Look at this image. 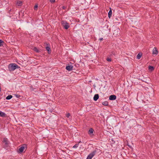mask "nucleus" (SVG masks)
<instances>
[{"mask_svg":"<svg viewBox=\"0 0 159 159\" xmlns=\"http://www.w3.org/2000/svg\"><path fill=\"white\" fill-rule=\"evenodd\" d=\"M107 61H111V58H107Z\"/></svg>","mask_w":159,"mask_h":159,"instance_id":"24","label":"nucleus"},{"mask_svg":"<svg viewBox=\"0 0 159 159\" xmlns=\"http://www.w3.org/2000/svg\"><path fill=\"white\" fill-rule=\"evenodd\" d=\"M158 53V51L156 48H154L152 50V54L156 56Z\"/></svg>","mask_w":159,"mask_h":159,"instance_id":"5","label":"nucleus"},{"mask_svg":"<svg viewBox=\"0 0 159 159\" xmlns=\"http://www.w3.org/2000/svg\"><path fill=\"white\" fill-rule=\"evenodd\" d=\"M148 69L152 71L154 70V67L152 66H149L148 67Z\"/></svg>","mask_w":159,"mask_h":159,"instance_id":"16","label":"nucleus"},{"mask_svg":"<svg viewBox=\"0 0 159 159\" xmlns=\"http://www.w3.org/2000/svg\"><path fill=\"white\" fill-rule=\"evenodd\" d=\"M25 149V147L24 146H22L19 149V150L18 151V152L19 153L22 152Z\"/></svg>","mask_w":159,"mask_h":159,"instance_id":"8","label":"nucleus"},{"mask_svg":"<svg viewBox=\"0 0 159 159\" xmlns=\"http://www.w3.org/2000/svg\"><path fill=\"white\" fill-rule=\"evenodd\" d=\"M116 96L115 95H111L109 97V99L110 100H114L116 98Z\"/></svg>","mask_w":159,"mask_h":159,"instance_id":"9","label":"nucleus"},{"mask_svg":"<svg viewBox=\"0 0 159 159\" xmlns=\"http://www.w3.org/2000/svg\"><path fill=\"white\" fill-rule=\"evenodd\" d=\"M12 97V96L11 95H9L6 98V99L9 100L11 99Z\"/></svg>","mask_w":159,"mask_h":159,"instance_id":"17","label":"nucleus"},{"mask_svg":"<svg viewBox=\"0 0 159 159\" xmlns=\"http://www.w3.org/2000/svg\"><path fill=\"white\" fill-rule=\"evenodd\" d=\"M142 56V53H139L137 56V58L138 59H140Z\"/></svg>","mask_w":159,"mask_h":159,"instance_id":"14","label":"nucleus"},{"mask_svg":"<svg viewBox=\"0 0 159 159\" xmlns=\"http://www.w3.org/2000/svg\"><path fill=\"white\" fill-rule=\"evenodd\" d=\"M93 129L92 128H90L88 134L91 136H92L93 135Z\"/></svg>","mask_w":159,"mask_h":159,"instance_id":"6","label":"nucleus"},{"mask_svg":"<svg viewBox=\"0 0 159 159\" xmlns=\"http://www.w3.org/2000/svg\"><path fill=\"white\" fill-rule=\"evenodd\" d=\"M16 5L18 6H21L22 5V2L20 1H17Z\"/></svg>","mask_w":159,"mask_h":159,"instance_id":"13","label":"nucleus"},{"mask_svg":"<svg viewBox=\"0 0 159 159\" xmlns=\"http://www.w3.org/2000/svg\"><path fill=\"white\" fill-rule=\"evenodd\" d=\"M61 24L63 27L66 29H67L69 27L68 24L66 21H62Z\"/></svg>","mask_w":159,"mask_h":159,"instance_id":"2","label":"nucleus"},{"mask_svg":"<svg viewBox=\"0 0 159 159\" xmlns=\"http://www.w3.org/2000/svg\"><path fill=\"white\" fill-rule=\"evenodd\" d=\"M34 50L37 52H39V50L36 48H34Z\"/></svg>","mask_w":159,"mask_h":159,"instance_id":"19","label":"nucleus"},{"mask_svg":"<svg viewBox=\"0 0 159 159\" xmlns=\"http://www.w3.org/2000/svg\"><path fill=\"white\" fill-rule=\"evenodd\" d=\"M14 95L17 98H19L20 97V96L18 94H15Z\"/></svg>","mask_w":159,"mask_h":159,"instance_id":"22","label":"nucleus"},{"mask_svg":"<svg viewBox=\"0 0 159 159\" xmlns=\"http://www.w3.org/2000/svg\"><path fill=\"white\" fill-rule=\"evenodd\" d=\"M78 144H75V145L73 147V148H77L78 147Z\"/></svg>","mask_w":159,"mask_h":159,"instance_id":"23","label":"nucleus"},{"mask_svg":"<svg viewBox=\"0 0 159 159\" xmlns=\"http://www.w3.org/2000/svg\"><path fill=\"white\" fill-rule=\"evenodd\" d=\"M73 66L72 65L68 66L66 67V69L70 71L72 70Z\"/></svg>","mask_w":159,"mask_h":159,"instance_id":"7","label":"nucleus"},{"mask_svg":"<svg viewBox=\"0 0 159 159\" xmlns=\"http://www.w3.org/2000/svg\"><path fill=\"white\" fill-rule=\"evenodd\" d=\"M108 17L109 18H110V17H111L112 15V11L111 9L109 11L108 13Z\"/></svg>","mask_w":159,"mask_h":159,"instance_id":"15","label":"nucleus"},{"mask_svg":"<svg viewBox=\"0 0 159 159\" xmlns=\"http://www.w3.org/2000/svg\"><path fill=\"white\" fill-rule=\"evenodd\" d=\"M3 42L2 40L0 39V46L2 45V43Z\"/></svg>","mask_w":159,"mask_h":159,"instance_id":"21","label":"nucleus"},{"mask_svg":"<svg viewBox=\"0 0 159 159\" xmlns=\"http://www.w3.org/2000/svg\"><path fill=\"white\" fill-rule=\"evenodd\" d=\"M99 40H100V41H102L103 40V38H100L99 39Z\"/></svg>","mask_w":159,"mask_h":159,"instance_id":"27","label":"nucleus"},{"mask_svg":"<svg viewBox=\"0 0 159 159\" xmlns=\"http://www.w3.org/2000/svg\"><path fill=\"white\" fill-rule=\"evenodd\" d=\"M70 116V114L69 113H67L66 115V117L68 118H69V117Z\"/></svg>","mask_w":159,"mask_h":159,"instance_id":"20","label":"nucleus"},{"mask_svg":"<svg viewBox=\"0 0 159 159\" xmlns=\"http://www.w3.org/2000/svg\"><path fill=\"white\" fill-rule=\"evenodd\" d=\"M62 8H63V9H65L66 8V7H64V6H63V7H62Z\"/></svg>","mask_w":159,"mask_h":159,"instance_id":"28","label":"nucleus"},{"mask_svg":"<svg viewBox=\"0 0 159 159\" xmlns=\"http://www.w3.org/2000/svg\"><path fill=\"white\" fill-rule=\"evenodd\" d=\"M6 116V114L5 113L0 111V116L3 117H5Z\"/></svg>","mask_w":159,"mask_h":159,"instance_id":"12","label":"nucleus"},{"mask_svg":"<svg viewBox=\"0 0 159 159\" xmlns=\"http://www.w3.org/2000/svg\"><path fill=\"white\" fill-rule=\"evenodd\" d=\"M38 7V5H35L34 7V9H36Z\"/></svg>","mask_w":159,"mask_h":159,"instance_id":"25","label":"nucleus"},{"mask_svg":"<svg viewBox=\"0 0 159 159\" xmlns=\"http://www.w3.org/2000/svg\"><path fill=\"white\" fill-rule=\"evenodd\" d=\"M19 68L18 66L15 63H11L8 66L9 70L10 71H13L16 68Z\"/></svg>","mask_w":159,"mask_h":159,"instance_id":"1","label":"nucleus"},{"mask_svg":"<svg viewBox=\"0 0 159 159\" xmlns=\"http://www.w3.org/2000/svg\"><path fill=\"white\" fill-rule=\"evenodd\" d=\"M99 98V95L98 94H96L94 95L93 97V100L96 101H97Z\"/></svg>","mask_w":159,"mask_h":159,"instance_id":"11","label":"nucleus"},{"mask_svg":"<svg viewBox=\"0 0 159 159\" xmlns=\"http://www.w3.org/2000/svg\"><path fill=\"white\" fill-rule=\"evenodd\" d=\"M55 0H49L51 2H55Z\"/></svg>","mask_w":159,"mask_h":159,"instance_id":"26","label":"nucleus"},{"mask_svg":"<svg viewBox=\"0 0 159 159\" xmlns=\"http://www.w3.org/2000/svg\"><path fill=\"white\" fill-rule=\"evenodd\" d=\"M96 152V151L95 150L90 153L87 157L86 159H91L95 155Z\"/></svg>","mask_w":159,"mask_h":159,"instance_id":"3","label":"nucleus"},{"mask_svg":"<svg viewBox=\"0 0 159 159\" xmlns=\"http://www.w3.org/2000/svg\"><path fill=\"white\" fill-rule=\"evenodd\" d=\"M102 104L105 106H107L108 105V102L107 101H105L102 103Z\"/></svg>","mask_w":159,"mask_h":159,"instance_id":"18","label":"nucleus"},{"mask_svg":"<svg viewBox=\"0 0 159 159\" xmlns=\"http://www.w3.org/2000/svg\"><path fill=\"white\" fill-rule=\"evenodd\" d=\"M46 49V50L48 51V53H50L51 52L50 48L49 47V45L48 44L47 45Z\"/></svg>","mask_w":159,"mask_h":159,"instance_id":"10","label":"nucleus"},{"mask_svg":"<svg viewBox=\"0 0 159 159\" xmlns=\"http://www.w3.org/2000/svg\"><path fill=\"white\" fill-rule=\"evenodd\" d=\"M3 142L4 143L5 147H7L9 146V142L7 138H4L3 139Z\"/></svg>","mask_w":159,"mask_h":159,"instance_id":"4","label":"nucleus"}]
</instances>
